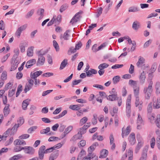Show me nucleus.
<instances>
[{"label": "nucleus", "instance_id": "59", "mask_svg": "<svg viewBox=\"0 0 160 160\" xmlns=\"http://www.w3.org/2000/svg\"><path fill=\"white\" fill-rule=\"evenodd\" d=\"M15 89H12V90H9L8 92V96L11 97L12 96L15 94Z\"/></svg>", "mask_w": 160, "mask_h": 160}, {"label": "nucleus", "instance_id": "40", "mask_svg": "<svg viewBox=\"0 0 160 160\" xmlns=\"http://www.w3.org/2000/svg\"><path fill=\"white\" fill-rule=\"evenodd\" d=\"M120 79V77L119 76H116L114 77L112 79V81L114 84H117L119 82Z\"/></svg>", "mask_w": 160, "mask_h": 160}, {"label": "nucleus", "instance_id": "27", "mask_svg": "<svg viewBox=\"0 0 160 160\" xmlns=\"http://www.w3.org/2000/svg\"><path fill=\"white\" fill-rule=\"evenodd\" d=\"M147 152L148 149L146 148H144L143 149L141 158L146 160L147 158Z\"/></svg>", "mask_w": 160, "mask_h": 160}, {"label": "nucleus", "instance_id": "4", "mask_svg": "<svg viewBox=\"0 0 160 160\" xmlns=\"http://www.w3.org/2000/svg\"><path fill=\"white\" fill-rule=\"evenodd\" d=\"M24 152L26 154L32 155L35 152V150L33 148L30 146H25L23 147Z\"/></svg>", "mask_w": 160, "mask_h": 160}, {"label": "nucleus", "instance_id": "3", "mask_svg": "<svg viewBox=\"0 0 160 160\" xmlns=\"http://www.w3.org/2000/svg\"><path fill=\"white\" fill-rule=\"evenodd\" d=\"M128 156V160H132L133 159V152L132 149L131 148H129L128 153L125 155H123L121 158V160H124Z\"/></svg>", "mask_w": 160, "mask_h": 160}, {"label": "nucleus", "instance_id": "11", "mask_svg": "<svg viewBox=\"0 0 160 160\" xmlns=\"http://www.w3.org/2000/svg\"><path fill=\"white\" fill-rule=\"evenodd\" d=\"M70 32V31L69 30H67L64 33L63 35L61 34L60 37V39L62 40L63 39L65 40H68L70 37V35L69 34Z\"/></svg>", "mask_w": 160, "mask_h": 160}, {"label": "nucleus", "instance_id": "24", "mask_svg": "<svg viewBox=\"0 0 160 160\" xmlns=\"http://www.w3.org/2000/svg\"><path fill=\"white\" fill-rule=\"evenodd\" d=\"M143 144V142L142 141L138 142L136 146L135 152L136 153H137L139 150L140 148L142 147Z\"/></svg>", "mask_w": 160, "mask_h": 160}, {"label": "nucleus", "instance_id": "39", "mask_svg": "<svg viewBox=\"0 0 160 160\" xmlns=\"http://www.w3.org/2000/svg\"><path fill=\"white\" fill-rule=\"evenodd\" d=\"M59 155L58 151H55L53 152L50 155V156L53 158L56 159Z\"/></svg>", "mask_w": 160, "mask_h": 160}, {"label": "nucleus", "instance_id": "32", "mask_svg": "<svg viewBox=\"0 0 160 160\" xmlns=\"http://www.w3.org/2000/svg\"><path fill=\"white\" fill-rule=\"evenodd\" d=\"M147 116L148 118L150 120V122L152 123L155 119V115L153 113H147Z\"/></svg>", "mask_w": 160, "mask_h": 160}, {"label": "nucleus", "instance_id": "62", "mask_svg": "<svg viewBox=\"0 0 160 160\" xmlns=\"http://www.w3.org/2000/svg\"><path fill=\"white\" fill-rule=\"evenodd\" d=\"M131 97L130 95H129V96H128V98L127 100V106H131Z\"/></svg>", "mask_w": 160, "mask_h": 160}, {"label": "nucleus", "instance_id": "5", "mask_svg": "<svg viewBox=\"0 0 160 160\" xmlns=\"http://www.w3.org/2000/svg\"><path fill=\"white\" fill-rule=\"evenodd\" d=\"M137 129L139 130L142 128V126L144 124L142 118L139 114H138V118L137 120Z\"/></svg>", "mask_w": 160, "mask_h": 160}, {"label": "nucleus", "instance_id": "18", "mask_svg": "<svg viewBox=\"0 0 160 160\" xmlns=\"http://www.w3.org/2000/svg\"><path fill=\"white\" fill-rule=\"evenodd\" d=\"M140 26V23L137 21H135L132 25V28L135 30H138Z\"/></svg>", "mask_w": 160, "mask_h": 160}, {"label": "nucleus", "instance_id": "29", "mask_svg": "<svg viewBox=\"0 0 160 160\" xmlns=\"http://www.w3.org/2000/svg\"><path fill=\"white\" fill-rule=\"evenodd\" d=\"M68 64V60L66 59H64L61 63L59 68L60 69L62 70Z\"/></svg>", "mask_w": 160, "mask_h": 160}, {"label": "nucleus", "instance_id": "25", "mask_svg": "<svg viewBox=\"0 0 160 160\" xmlns=\"http://www.w3.org/2000/svg\"><path fill=\"white\" fill-rule=\"evenodd\" d=\"M134 94L135 97H138L139 93V87L137 86L133 87Z\"/></svg>", "mask_w": 160, "mask_h": 160}, {"label": "nucleus", "instance_id": "23", "mask_svg": "<svg viewBox=\"0 0 160 160\" xmlns=\"http://www.w3.org/2000/svg\"><path fill=\"white\" fill-rule=\"evenodd\" d=\"M144 63V58L141 57H140L136 65L138 67H141Z\"/></svg>", "mask_w": 160, "mask_h": 160}, {"label": "nucleus", "instance_id": "35", "mask_svg": "<svg viewBox=\"0 0 160 160\" xmlns=\"http://www.w3.org/2000/svg\"><path fill=\"white\" fill-rule=\"evenodd\" d=\"M22 156L21 154H18L13 156L9 158V160H18L22 158Z\"/></svg>", "mask_w": 160, "mask_h": 160}, {"label": "nucleus", "instance_id": "31", "mask_svg": "<svg viewBox=\"0 0 160 160\" xmlns=\"http://www.w3.org/2000/svg\"><path fill=\"white\" fill-rule=\"evenodd\" d=\"M73 129V127L72 126H69L65 130V131L64 132V133L63 137H64L69 132L71 131Z\"/></svg>", "mask_w": 160, "mask_h": 160}, {"label": "nucleus", "instance_id": "44", "mask_svg": "<svg viewBox=\"0 0 160 160\" xmlns=\"http://www.w3.org/2000/svg\"><path fill=\"white\" fill-rule=\"evenodd\" d=\"M109 66V65L107 63H104L102 64H101L100 65L98 66V68H101L102 69H104V68H106Z\"/></svg>", "mask_w": 160, "mask_h": 160}, {"label": "nucleus", "instance_id": "20", "mask_svg": "<svg viewBox=\"0 0 160 160\" xmlns=\"http://www.w3.org/2000/svg\"><path fill=\"white\" fill-rule=\"evenodd\" d=\"M9 107V104H7L3 109V113L5 116H7L10 112Z\"/></svg>", "mask_w": 160, "mask_h": 160}, {"label": "nucleus", "instance_id": "14", "mask_svg": "<svg viewBox=\"0 0 160 160\" xmlns=\"http://www.w3.org/2000/svg\"><path fill=\"white\" fill-rule=\"evenodd\" d=\"M36 63V60L34 59H31L28 61L26 65V67L27 68H29L32 66L34 64H35Z\"/></svg>", "mask_w": 160, "mask_h": 160}, {"label": "nucleus", "instance_id": "26", "mask_svg": "<svg viewBox=\"0 0 160 160\" xmlns=\"http://www.w3.org/2000/svg\"><path fill=\"white\" fill-rule=\"evenodd\" d=\"M108 153V151L106 149H103L101 152V155L99 156V158H106Z\"/></svg>", "mask_w": 160, "mask_h": 160}, {"label": "nucleus", "instance_id": "41", "mask_svg": "<svg viewBox=\"0 0 160 160\" xmlns=\"http://www.w3.org/2000/svg\"><path fill=\"white\" fill-rule=\"evenodd\" d=\"M33 86L31 85L28 83L26 84L25 86L24 91L25 93H26L28 91L30 90L32 88Z\"/></svg>", "mask_w": 160, "mask_h": 160}, {"label": "nucleus", "instance_id": "53", "mask_svg": "<svg viewBox=\"0 0 160 160\" xmlns=\"http://www.w3.org/2000/svg\"><path fill=\"white\" fill-rule=\"evenodd\" d=\"M126 112L127 113V116L128 117H129L130 116L131 112V106H126Z\"/></svg>", "mask_w": 160, "mask_h": 160}, {"label": "nucleus", "instance_id": "55", "mask_svg": "<svg viewBox=\"0 0 160 160\" xmlns=\"http://www.w3.org/2000/svg\"><path fill=\"white\" fill-rule=\"evenodd\" d=\"M82 80L81 79H79L78 80H75L73 81L72 82V87H74L75 85H78L79 83L82 81Z\"/></svg>", "mask_w": 160, "mask_h": 160}, {"label": "nucleus", "instance_id": "64", "mask_svg": "<svg viewBox=\"0 0 160 160\" xmlns=\"http://www.w3.org/2000/svg\"><path fill=\"white\" fill-rule=\"evenodd\" d=\"M109 139H110V144H112L114 143V138L113 135L112 133L110 134V137H109Z\"/></svg>", "mask_w": 160, "mask_h": 160}, {"label": "nucleus", "instance_id": "60", "mask_svg": "<svg viewBox=\"0 0 160 160\" xmlns=\"http://www.w3.org/2000/svg\"><path fill=\"white\" fill-rule=\"evenodd\" d=\"M12 85V82H9L5 85L4 89L5 90V91L7 90L11 87Z\"/></svg>", "mask_w": 160, "mask_h": 160}, {"label": "nucleus", "instance_id": "30", "mask_svg": "<svg viewBox=\"0 0 160 160\" xmlns=\"http://www.w3.org/2000/svg\"><path fill=\"white\" fill-rule=\"evenodd\" d=\"M33 48L34 47H31L28 48L27 52V55L28 56L31 57L33 56Z\"/></svg>", "mask_w": 160, "mask_h": 160}, {"label": "nucleus", "instance_id": "13", "mask_svg": "<svg viewBox=\"0 0 160 160\" xmlns=\"http://www.w3.org/2000/svg\"><path fill=\"white\" fill-rule=\"evenodd\" d=\"M42 71H37L34 73H32V72L30 74L31 78L32 79H33L34 80L37 79V78L38 76H39L41 74H42Z\"/></svg>", "mask_w": 160, "mask_h": 160}, {"label": "nucleus", "instance_id": "1", "mask_svg": "<svg viewBox=\"0 0 160 160\" xmlns=\"http://www.w3.org/2000/svg\"><path fill=\"white\" fill-rule=\"evenodd\" d=\"M153 82L151 81L150 82L148 87H145L143 88V92L144 94L145 99L149 100L153 92L152 85Z\"/></svg>", "mask_w": 160, "mask_h": 160}, {"label": "nucleus", "instance_id": "15", "mask_svg": "<svg viewBox=\"0 0 160 160\" xmlns=\"http://www.w3.org/2000/svg\"><path fill=\"white\" fill-rule=\"evenodd\" d=\"M97 73V71L94 69L90 68L88 71L86 72V75L88 77L92 76V74H96Z\"/></svg>", "mask_w": 160, "mask_h": 160}, {"label": "nucleus", "instance_id": "34", "mask_svg": "<svg viewBox=\"0 0 160 160\" xmlns=\"http://www.w3.org/2000/svg\"><path fill=\"white\" fill-rule=\"evenodd\" d=\"M153 108L158 109L160 108V98H158L157 100V102L155 103H153Z\"/></svg>", "mask_w": 160, "mask_h": 160}, {"label": "nucleus", "instance_id": "10", "mask_svg": "<svg viewBox=\"0 0 160 160\" xmlns=\"http://www.w3.org/2000/svg\"><path fill=\"white\" fill-rule=\"evenodd\" d=\"M128 140L131 144L132 145L134 144L136 142V139L134 133L132 132L131 133L128 137Z\"/></svg>", "mask_w": 160, "mask_h": 160}, {"label": "nucleus", "instance_id": "22", "mask_svg": "<svg viewBox=\"0 0 160 160\" xmlns=\"http://www.w3.org/2000/svg\"><path fill=\"white\" fill-rule=\"evenodd\" d=\"M98 145V144L97 142H95L90 146L88 148V151L89 152H92L94 151L96 146Z\"/></svg>", "mask_w": 160, "mask_h": 160}, {"label": "nucleus", "instance_id": "57", "mask_svg": "<svg viewBox=\"0 0 160 160\" xmlns=\"http://www.w3.org/2000/svg\"><path fill=\"white\" fill-rule=\"evenodd\" d=\"M98 13L96 15V17L97 18H98L101 15L102 13V11L103 10L102 8L101 7H100L98 9Z\"/></svg>", "mask_w": 160, "mask_h": 160}, {"label": "nucleus", "instance_id": "19", "mask_svg": "<svg viewBox=\"0 0 160 160\" xmlns=\"http://www.w3.org/2000/svg\"><path fill=\"white\" fill-rule=\"evenodd\" d=\"M19 63V60L16 58L14 61L13 65L11 67V71H13L15 70L17 68L18 64Z\"/></svg>", "mask_w": 160, "mask_h": 160}, {"label": "nucleus", "instance_id": "50", "mask_svg": "<svg viewBox=\"0 0 160 160\" xmlns=\"http://www.w3.org/2000/svg\"><path fill=\"white\" fill-rule=\"evenodd\" d=\"M34 10V9H32L30 11H29L26 15L25 17L27 18H29L30 17L32 16V15L33 14Z\"/></svg>", "mask_w": 160, "mask_h": 160}, {"label": "nucleus", "instance_id": "21", "mask_svg": "<svg viewBox=\"0 0 160 160\" xmlns=\"http://www.w3.org/2000/svg\"><path fill=\"white\" fill-rule=\"evenodd\" d=\"M30 100L27 99L24 100L22 103V108L24 110H26L29 104V102Z\"/></svg>", "mask_w": 160, "mask_h": 160}, {"label": "nucleus", "instance_id": "56", "mask_svg": "<svg viewBox=\"0 0 160 160\" xmlns=\"http://www.w3.org/2000/svg\"><path fill=\"white\" fill-rule=\"evenodd\" d=\"M54 22L56 23V20L55 18H54V17H53L52 20L48 22L47 24V26H51L53 24Z\"/></svg>", "mask_w": 160, "mask_h": 160}, {"label": "nucleus", "instance_id": "43", "mask_svg": "<svg viewBox=\"0 0 160 160\" xmlns=\"http://www.w3.org/2000/svg\"><path fill=\"white\" fill-rule=\"evenodd\" d=\"M76 49L73 47H71L69 48L68 51V55H71L72 53H74L76 52Z\"/></svg>", "mask_w": 160, "mask_h": 160}, {"label": "nucleus", "instance_id": "58", "mask_svg": "<svg viewBox=\"0 0 160 160\" xmlns=\"http://www.w3.org/2000/svg\"><path fill=\"white\" fill-rule=\"evenodd\" d=\"M155 139L154 138H152L150 141V146L152 148H154L155 145Z\"/></svg>", "mask_w": 160, "mask_h": 160}, {"label": "nucleus", "instance_id": "48", "mask_svg": "<svg viewBox=\"0 0 160 160\" xmlns=\"http://www.w3.org/2000/svg\"><path fill=\"white\" fill-rule=\"evenodd\" d=\"M50 128L49 127H47L45 129H43L41 130L40 133L41 134H47L50 132Z\"/></svg>", "mask_w": 160, "mask_h": 160}, {"label": "nucleus", "instance_id": "52", "mask_svg": "<svg viewBox=\"0 0 160 160\" xmlns=\"http://www.w3.org/2000/svg\"><path fill=\"white\" fill-rule=\"evenodd\" d=\"M98 116L96 114H94L93 115V118L92 120V123L93 125H95L97 122V118Z\"/></svg>", "mask_w": 160, "mask_h": 160}, {"label": "nucleus", "instance_id": "7", "mask_svg": "<svg viewBox=\"0 0 160 160\" xmlns=\"http://www.w3.org/2000/svg\"><path fill=\"white\" fill-rule=\"evenodd\" d=\"M82 13V11H80V12L77 13L72 19L70 22V23H72V24L73 25L74 23H76L79 20L80 18L79 14Z\"/></svg>", "mask_w": 160, "mask_h": 160}, {"label": "nucleus", "instance_id": "37", "mask_svg": "<svg viewBox=\"0 0 160 160\" xmlns=\"http://www.w3.org/2000/svg\"><path fill=\"white\" fill-rule=\"evenodd\" d=\"M153 103L152 102H150L148 106L147 112L148 113H151L152 110Z\"/></svg>", "mask_w": 160, "mask_h": 160}, {"label": "nucleus", "instance_id": "45", "mask_svg": "<svg viewBox=\"0 0 160 160\" xmlns=\"http://www.w3.org/2000/svg\"><path fill=\"white\" fill-rule=\"evenodd\" d=\"M88 120V119L86 117H84L80 120V124L82 125L87 121Z\"/></svg>", "mask_w": 160, "mask_h": 160}, {"label": "nucleus", "instance_id": "2", "mask_svg": "<svg viewBox=\"0 0 160 160\" xmlns=\"http://www.w3.org/2000/svg\"><path fill=\"white\" fill-rule=\"evenodd\" d=\"M47 52L46 51L41 50L38 51L37 53L38 56V59L36 62L37 66H41L43 65L45 62V58L43 55H45Z\"/></svg>", "mask_w": 160, "mask_h": 160}, {"label": "nucleus", "instance_id": "42", "mask_svg": "<svg viewBox=\"0 0 160 160\" xmlns=\"http://www.w3.org/2000/svg\"><path fill=\"white\" fill-rule=\"evenodd\" d=\"M53 45L56 51H59V46L57 42L55 40L53 41Z\"/></svg>", "mask_w": 160, "mask_h": 160}, {"label": "nucleus", "instance_id": "63", "mask_svg": "<svg viewBox=\"0 0 160 160\" xmlns=\"http://www.w3.org/2000/svg\"><path fill=\"white\" fill-rule=\"evenodd\" d=\"M13 141V138L12 137H11L5 143V146H7L10 144Z\"/></svg>", "mask_w": 160, "mask_h": 160}, {"label": "nucleus", "instance_id": "16", "mask_svg": "<svg viewBox=\"0 0 160 160\" xmlns=\"http://www.w3.org/2000/svg\"><path fill=\"white\" fill-rule=\"evenodd\" d=\"M28 46V43L25 42H23L21 43L19 45L21 52H23L25 51V47Z\"/></svg>", "mask_w": 160, "mask_h": 160}, {"label": "nucleus", "instance_id": "49", "mask_svg": "<svg viewBox=\"0 0 160 160\" xmlns=\"http://www.w3.org/2000/svg\"><path fill=\"white\" fill-rule=\"evenodd\" d=\"M22 86L21 85H19L18 88L17 90L16 93V97H18L19 94H20V92L22 91Z\"/></svg>", "mask_w": 160, "mask_h": 160}, {"label": "nucleus", "instance_id": "51", "mask_svg": "<svg viewBox=\"0 0 160 160\" xmlns=\"http://www.w3.org/2000/svg\"><path fill=\"white\" fill-rule=\"evenodd\" d=\"M7 73L6 71H4L2 74L1 77V79L3 81L7 79Z\"/></svg>", "mask_w": 160, "mask_h": 160}, {"label": "nucleus", "instance_id": "54", "mask_svg": "<svg viewBox=\"0 0 160 160\" xmlns=\"http://www.w3.org/2000/svg\"><path fill=\"white\" fill-rule=\"evenodd\" d=\"M69 108L73 110L78 111L79 110L78 105H71L69 107Z\"/></svg>", "mask_w": 160, "mask_h": 160}, {"label": "nucleus", "instance_id": "28", "mask_svg": "<svg viewBox=\"0 0 160 160\" xmlns=\"http://www.w3.org/2000/svg\"><path fill=\"white\" fill-rule=\"evenodd\" d=\"M117 98V94H112L107 97V99L111 101H113L115 100Z\"/></svg>", "mask_w": 160, "mask_h": 160}, {"label": "nucleus", "instance_id": "36", "mask_svg": "<svg viewBox=\"0 0 160 160\" xmlns=\"http://www.w3.org/2000/svg\"><path fill=\"white\" fill-rule=\"evenodd\" d=\"M81 134H79L78 133L77 134L71 138V141H74L76 140L80 139L82 137Z\"/></svg>", "mask_w": 160, "mask_h": 160}, {"label": "nucleus", "instance_id": "12", "mask_svg": "<svg viewBox=\"0 0 160 160\" xmlns=\"http://www.w3.org/2000/svg\"><path fill=\"white\" fill-rule=\"evenodd\" d=\"M146 73L143 71L140 74L139 77V83L141 85H143L145 82L146 79Z\"/></svg>", "mask_w": 160, "mask_h": 160}, {"label": "nucleus", "instance_id": "38", "mask_svg": "<svg viewBox=\"0 0 160 160\" xmlns=\"http://www.w3.org/2000/svg\"><path fill=\"white\" fill-rule=\"evenodd\" d=\"M23 147L21 146H16L14 147L13 152H17L21 151L23 149Z\"/></svg>", "mask_w": 160, "mask_h": 160}, {"label": "nucleus", "instance_id": "8", "mask_svg": "<svg viewBox=\"0 0 160 160\" xmlns=\"http://www.w3.org/2000/svg\"><path fill=\"white\" fill-rule=\"evenodd\" d=\"M27 27L26 25H24L18 28L15 32V35L18 37L19 38L22 32Z\"/></svg>", "mask_w": 160, "mask_h": 160}, {"label": "nucleus", "instance_id": "47", "mask_svg": "<svg viewBox=\"0 0 160 160\" xmlns=\"http://www.w3.org/2000/svg\"><path fill=\"white\" fill-rule=\"evenodd\" d=\"M155 122L158 128H160V115L158 114L157 115Z\"/></svg>", "mask_w": 160, "mask_h": 160}, {"label": "nucleus", "instance_id": "6", "mask_svg": "<svg viewBox=\"0 0 160 160\" xmlns=\"http://www.w3.org/2000/svg\"><path fill=\"white\" fill-rule=\"evenodd\" d=\"M24 120L22 117H20L17 121V124H15L12 128V129L14 130H16L20 126L22 125L24 122Z\"/></svg>", "mask_w": 160, "mask_h": 160}, {"label": "nucleus", "instance_id": "17", "mask_svg": "<svg viewBox=\"0 0 160 160\" xmlns=\"http://www.w3.org/2000/svg\"><path fill=\"white\" fill-rule=\"evenodd\" d=\"M155 89L156 90V94L158 95L160 94V82L157 81L155 84Z\"/></svg>", "mask_w": 160, "mask_h": 160}, {"label": "nucleus", "instance_id": "33", "mask_svg": "<svg viewBox=\"0 0 160 160\" xmlns=\"http://www.w3.org/2000/svg\"><path fill=\"white\" fill-rule=\"evenodd\" d=\"M140 9L137 7H131L129 8L128 9V12H135L139 11Z\"/></svg>", "mask_w": 160, "mask_h": 160}, {"label": "nucleus", "instance_id": "61", "mask_svg": "<svg viewBox=\"0 0 160 160\" xmlns=\"http://www.w3.org/2000/svg\"><path fill=\"white\" fill-rule=\"evenodd\" d=\"M29 135L27 134H23L20 136L19 138L21 139H25L29 137Z\"/></svg>", "mask_w": 160, "mask_h": 160}, {"label": "nucleus", "instance_id": "9", "mask_svg": "<svg viewBox=\"0 0 160 160\" xmlns=\"http://www.w3.org/2000/svg\"><path fill=\"white\" fill-rule=\"evenodd\" d=\"M131 128L130 126H128L126 129L125 131H124V128L122 129V136L123 138H124V136H127L128 135L131 131Z\"/></svg>", "mask_w": 160, "mask_h": 160}, {"label": "nucleus", "instance_id": "46", "mask_svg": "<svg viewBox=\"0 0 160 160\" xmlns=\"http://www.w3.org/2000/svg\"><path fill=\"white\" fill-rule=\"evenodd\" d=\"M68 7V5L67 4H65L62 5L60 8V12H62L63 11H65Z\"/></svg>", "mask_w": 160, "mask_h": 160}]
</instances>
